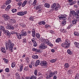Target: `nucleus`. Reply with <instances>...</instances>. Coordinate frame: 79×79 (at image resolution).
Returning <instances> with one entry per match:
<instances>
[{
    "label": "nucleus",
    "instance_id": "obj_47",
    "mask_svg": "<svg viewBox=\"0 0 79 79\" xmlns=\"http://www.w3.org/2000/svg\"><path fill=\"white\" fill-rule=\"evenodd\" d=\"M5 70L6 73H9L10 72V69H9V68H6Z\"/></svg>",
    "mask_w": 79,
    "mask_h": 79
},
{
    "label": "nucleus",
    "instance_id": "obj_25",
    "mask_svg": "<svg viewBox=\"0 0 79 79\" xmlns=\"http://www.w3.org/2000/svg\"><path fill=\"white\" fill-rule=\"evenodd\" d=\"M77 22L76 19H74L72 21V23L73 24H77Z\"/></svg>",
    "mask_w": 79,
    "mask_h": 79
},
{
    "label": "nucleus",
    "instance_id": "obj_8",
    "mask_svg": "<svg viewBox=\"0 0 79 79\" xmlns=\"http://www.w3.org/2000/svg\"><path fill=\"white\" fill-rule=\"evenodd\" d=\"M16 34V35L17 36V39H21V37H23L21 34H20L18 33H17Z\"/></svg>",
    "mask_w": 79,
    "mask_h": 79
},
{
    "label": "nucleus",
    "instance_id": "obj_43",
    "mask_svg": "<svg viewBox=\"0 0 79 79\" xmlns=\"http://www.w3.org/2000/svg\"><path fill=\"white\" fill-rule=\"evenodd\" d=\"M12 13H15L17 11V9H13L12 10Z\"/></svg>",
    "mask_w": 79,
    "mask_h": 79
},
{
    "label": "nucleus",
    "instance_id": "obj_62",
    "mask_svg": "<svg viewBox=\"0 0 79 79\" xmlns=\"http://www.w3.org/2000/svg\"><path fill=\"white\" fill-rule=\"evenodd\" d=\"M29 19L31 21H34V17H30Z\"/></svg>",
    "mask_w": 79,
    "mask_h": 79
},
{
    "label": "nucleus",
    "instance_id": "obj_34",
    "mask_svg": "<svg viewBox=\"0 0 79 79\" xmlns=\"http://www.w3.org/2000/svg\"><path fill=\"white\" fill-rule=\"evenodd\" d=\"M77 15V16L76 17V20L77 22H78L79 21V16L78 15Z\"/></svg>",
    "mask_w": 79,
    "mask_h": 79
},
{
    "label": "nucleus",
    "instance_id": "obj_19",
    "mask_svg": "<svg viewBox=\"0 0 79 79\" xmlns=\"http://www.w3.org/2000/svg\"><path fill=\"white\" fill-rule=\"evenodd\" d=\"M17 15L19 16H24L23 12H19L17 13Z\"/></svg>",
    "mask_w": 79,
    "mask_h": 79
},
{
    "label": "nucleus",
    "instance_id": "obj_12",
    "mask_svg": "<svg viewBox=\"0 0 79 79\" xmlns=\"http://www.w3.org/2000/svg\"><path fill=\"white\" fill-rule=\"evenodd\" d=\"M40 41L41 42H44V43H46V42L47 41H46V40H44V38H41L39 39Z\"/></svg>",
    "mask_w": 79,
    "mask_h": 79
},
{
    "label": "nucleus",
    "instance_id": "obj_61",
    "mask_svg": "<svg viewBox=\"0 0 79 79\" xmlns=\"http://www.w3.org/2000/svg\"><path fill=\"white\" fill-rule=\"evenodd\" d=\"M26 39H24L23 40V42L24 44H26Z\"/></svg>",
    "mask_w": 79,
    "mask_h": 79
},
{
    "label": "nucleus",
    "instance_id": "obj_40",
    "mask_svg": "<svg viewBox=\"0 0 79 79\" xmlns=\"http://www.w3.org/2000/svg\"><path fill=\"white\" fill-rule=\"evenodd\" d=\"M23 66L21 65L20 66V69H19V71L20 72H21L22 71H23Z\"/></svg>",
    "mask_w": 79,
    "mask_h": 79
},
{
    "label": "nucleus",
    "instance_id": "obj_22",
    "mask_svg": "<svg viewBox=\"0 0 79 79\" xmlns=\"http://www.w3.org/2000/svg\"><path fill=\"white\" fill-rule=\"evenodd\" d=\"M27 1H24L23 3L22 4V7H24V6H25V5H26V3H27Z\"/></svg>",
    "mask_w": 79,
    "mask_h": 79
},
{
    "label": "nucleus",
    "instance_id": "obj_26",
    "mask_svg": "<svg viewBox=\"0 0 79 79\" xmlns=\"http://www.w3.org/2000/svg\"><path fill=\"white\" fill-rule=\"evenodd\" d=\"M73 16V13L71 12V11H70V12L69 16V19H71V17H72Z\"/></svg>",
    "mask_w": 79,
    "mask_h": 79
},
{
    "label": "nucleus",
    "instance_id": "obj_4",
    "mask_svg": "<svg viewBox=\"0 0 79 79\" xmlns=\"http://www.w3.org/2000/svg\"><path fill=\"white\" fill-rule=\"evenodd\" d=\"M47 64H47V62L46 61H41L40 62V64L41 66L44 67H46Z\"/></svg>",
    "mask_w": 79,
    "mask_h": 79
},
{
    "label": "nucleus",
    "instance_id": "obj_55",
    "mask_svg": "<svg viewBox=\"0 0 79 79\" xmlns=\"http://www.w3.org/2000/svg\"><path fill=\"white\" fill-rule=\"evenodd\" d=\"M32 34H35V31L34 30V29L32 30Z\"/></svg>",
    "mask_w": 79,
    "mask_h": 79
},
{
    "label": "nucleus",
    "instance_id": "obj_42",
    "mask_svg": "<svg viewBox=\"0 0 79 79\" xmlns=\"http://www.w3.org/2000/svg\"><path fill=\"white\" fill-rule=\"evenodd\" d=\"M74 34L75 35H77V36H78V35H79V32H77L76 31L74 32Z\"/></svg>",
    "mask_w": 79,
    "mask_h": 79
},
{
    "label": "nucleus",
    "instance_id": "obj_18",
    "mask_svg": "<svg viewBox=\"0 0 79 79\" xmlns=\"http://www.w3.org/2000/svg\"><path fill=\"white\" fill-rule=\"evenodd\" d=\"M38 23L39 24H40V25H42V24H43V25H45V24H46L45 22L44 21H41L40 22H39Z\"/></svg>",
    "mask_w": 79,
    "mask_h": 79
},
{
    "label": "nucleus",
    "instance_id": "obj_31",
    "mask_svg": "<svg viewBox=\"0 0 79 79\" xmlns=\"http://www.w3.org/2000/svg\"><path fill=\"white\" fill-rule=\"evenodd\" d=\"M56 42L57 43H59V42H61V39L60 38L57 39L56 40Z\"/></svg>",
    "mask_w": 79,
    "mask_h": 79
},
{
    "label": "nucleus",
    "instance_id": "obj_2",
    "mask_svg": "<svg viewBox=\"0 0 79 79\" xmlns=\"http://www.w3.org/2000/svg\"><path fill=\"white\" fill-rule=\"evenodd\" d=\"M61 16L59 17H59V19L60 20H61V19H63V20H66L67 19V15H66L65 14H62L60 15Z\"/></svg>",
    "mask_w": 79,
    "mask_h": 79
},
{
    "label": "nucleus",
    "instance_id": "obj_17",
    "mask_svg": "<svg viewBox=\"0 0 79 79\" xmlns=\"http://www.w3.org/2000/svg\"><path fill=\"white\" fill-rule=\"evenodd\" d=\"M32 58L33 59H38L39 58V56L37 55H33L32 56Z\"/></svg>",
    "mask_w": 79,
    "mask_h": 79
},
{
    "label": "nucleus",
    "instance_id": "obj_45",
    "mask_svg": "<svg viewBox=\"0 0 79 79\" xmlns=\"http://www.w3.org/2000/svg\"><path fill=\"white\" fill-rule=\"evenodd\" d=\"M37 3V0H35L32 3V5L33 6H35V5H36V3Z\"/></svg>",
    "mask_w": 79,
    "mask_h": 79
},
{
    "label": "nucleus",
    "instance_id": "obj_33",
    "mask_svg": "<svg viewBox=\"0 0 79 79\" xmlns=\"http://www.w3.org/2000/svg\"><path fill=\"white\" fill-rule=\"evenodd\" d=\"M56 60H57V59H52L51 60H50V62H51V63H55V62L56 61Z\"/></svg>",
    "mask_w": 79,
    "mask_h": 79
},
{
    "label": "nucleus",
    "instance_id": "obj_32",
    "mask_svg": "<svg viewBox=\"0 0 79 79\" xmlns=\"http://www.w3.org/2000/svg\"><path fill=\"white\" fill-rule=\"evenodd\" d=\"M36 37L38 38L39 39L40 37V35L39 33H36Z\"/></svg>",
    "mask_w": 79,
    "mask_h": 79
},
{
    "label": "nucleus",
    "instance_id": "obj_20",
    "mask_svg": "<svg viewBox=\"0 0 79 79\" xmlns=\"http://www.w3.org/2000/svg\"><path fill=\"white\" fill-rule=\"evenodd\" d=\"M50 5L49 4L46 3L44 4V6L46 8H50Z\"/></svg>",
    "mask_w": 79,
    "mask_h": 79
},
{
    "label": "nucleus",
    "instance_id": "obj_58",
    "mask_svg": "<svg viewBox=\"0 0 79 79\" xmlns=\"http://www.w3.org/2000/svg\"><path fill=\"white\" fill-rule=\"evenodd\" d=\"M53 72H50V73H49V77H51L52 76H53Z\"/></svg>",
    "mask_w": 79,
    "mask_h": 79
},
{
    "label": "nucleus",
    "instance_id": "obj_38",
    "mask_svg": "<svg viewBox=\"0 0 79 79\" xmlns=\"http://www.w3.org/2000/svg\"><path fill=\"white\" fill-rule=\"evenodd\" d=\"M37 73H38V71H37V70L35 69L34 72V74L35 75V76H36L37 75Z\"/></svg>",
    "mask_w": 79,
    "mask_h": 79
},
{
    "label": "nucleus",
    "instance_id": "obj_6",
    "mask_svg": "<svg viewBox=\"0 0 79 79\" xmlns=\"http://www.w3.org/2000/svg\"><path fill=\"white\" fill-rule=\"evenodd\" d=\"M21 35L23 36H26L27 35V32L24 31V30H23L21 32Z\"/></svg>",
    "mask_w": 79,
    "mask_h": 79
},
{
    "label": "nucleus",
    "instance_id": "obj_1",
    "mask_svg": "<svg viewBox=\"0 0 79 79\" xmlns=\"http://www.w3.org/2000/svg\"><path fill=\"white\" fill-rule=\"evenodd\" d=\"M8 47H9V51H11V52H13V47L15 46V44L12 43V41L10 40H8Z\"/></svg>",
    "mask_w": 79,
    "mask_h": 79
},
{
    "label": "nucleus",
    "instance_id": "obj_39",
    "mask_svg": "<svg viewBox=\"0 0 79 79\" xmlns=\"http://www.w3.org/2000/svg\"><path fill=\"white\" fill-rule=\"evenodd\" d=\"M56 6V3H54V4H53L51 7V8H55V7Z\"/></svg>",
    "mask_w": 79,
    "mask_h": 79
},
{
    "label": "nucleus",
    "instance_id": "obj_24",
    "mask_svg": "<svg viewBox=\"0 0 79 79\" xmlns=\"http://www.w3.org/2000/svg\"><path fill=\"white\" fill-rule=\"evenodd\" d=\"M64 66L66 68H68L69 67V64L68 63H66L65 64Z\"/></svg>",
    "mask_w": 79,
    "mask_h": 79
},
{
    "label": "nucleus",
    "instance_id": "obj_21",
    "mask_svg": "<svg viewBox=\"0 0 79 79\" xmlns=\"http://www.w3.org/2000/svg\"><path fill=\"white\" fill-rule=\"evenodd\" d=\"M2 52L3 53H6V50L5 48H2L1 49Z\"/></svg>",
    "mask_w": 79,
    "mask_h": 79
},
{
    "label": "nucleus",
    "instance_id": "obj_15",
    "mask_svg": "<svg viewBox=\"0 0 79 79\" xmlns=\"http://www.w3.org/2000/svg\"><path fill=\"white\" fill-rule=\"evenodd\" d=\"M66 24V21L65 20H63L62 21V26H64Z\"/></svg>",
    "mask_w": 79,
    "mask_h": 79
},
{
    "label": "nucleus",
    "instance_id": "obj_60",
    "mask_svg": "<svg viewBox=\"0 0 79 79\" xmlns=\"http://www.w3.org/2000/svg\"><path fill=\"white\" fill-rule=\"evenodd\" d=\"M39 76H40L39 78H38L37 79H41V77L42 76V75L41 74H39L38 75Z\"/></svg>",
    "mask_w": 79,
    "mask_h": 79
},
{
    "label": "nucleus",
    "instance_id": "obj_23",
    "mask_svg": "<svg viewBox=\"0 0 79 79\" xmlns=\"http://www.w3.org/2000/svg\"><path fill=\"white\" fill-rule=\"evenodd\" d=\"M11 2V0H8L6 1V5L10 4Z\"/></svg>",
    "mask_w": 79,
    "mask_h": 79
},
{
    "label": "nucleus",
    "instance_id": "obj_56",
    "mask_svg": "<svg viewBox=\"0 0 79 79\" xmlns=\"http://www.w3.org/2000/svg\"><path fill=\"white\" fill-rule=\"evenodd\" d=\"M26 60L27 63H29V57H27L26 59Z\"/></svg>",
    "mask_w": 79,
    "mask_h": 79
},
{
    "label": "nucleus",
    "instance_id": "obj_27",
    "mask_svg": "<svg viewBox=\"0 0 79 79\" xmlns=\"http://www.w3.org/2000/svg\"><path fill=\"white\" fill-rule=\"evenodd\" d=\"M67 53L68 54H69V55H72V54H73V52L71 51V50L70 49L67 50Z\"/></svg>",
    "mask_w": 79,
    "mask_h": 79
},
{
    "label": "nucleus",
    "instance_id": "obj_37",
    "mask_svg": "<svg viewBox=\"0 0 79 79\" xmlns=\"http://www.w3.org/2000/svg\"><path fill=\"white\" fill-rule=\"evenodd\" d=\"M75 3H76V2H69V5H73L75 4Z\"/></svg>",
    "mask_w": 79,
    "mask_h": 79
},
{
    "label": "nucleus",
    "instance_id": "obj_49",
    "mask_svg": "<svg viewBox=\"0 0 79 79\" xmlns=\"http://www.w3.org/2000/svg\"><path fill=\"white\" fill-rule=\"evenodd\" d=\"M40 8H41V6L39 5L37 6L36 8V10H39V9H40Z\"/></svg>",
    "mask_w": 79,
    "mask_h": 79
},
{
    "label": "nucleus",
    "instance_id": "obj_13",
    "mask_svg": "<svg viewBox=\"0 0 79 79\" xmlns=\"http://www.w3.org/2000/svg\"><path fill=\"white\" fill-rule=\"evenodd\" d=\"M39 64H40V60H37L35 64V66H37Z\"/></svg>",
    "mask_w": 79,
    "mask_h": 79
},
{
    "label": "nucleus",
    "instance_id": "obj_51",
    "mask_svg": "<svg viewBox=\"0 0 79 79\" xmlns=\"http://www.w3.org/2000/svg\"><path fill=\"white\" fill-rule=\"evenodd\" d=\"M51 26L50 25H48V24H46L45 25V27L47 29L48 27H50Z\"/></svg>",
    "mask_w": 79,
    "mask_h": 79
},
{
    "label": "nucleus",
    "instance_id": "obj_36",
    "mask_svg": "<svg viewBox=\"0 0 79 79\" xmlns=\"http://www.w3.org/2000/svg\"><path fill=\"white\" fill-rule=\"evenodd\" d=\"M24 70L27 71H29V67H26L24 69Z\"/></svg>",
    "mask_w": 79,
    "mask_h": 79
},
{
    "label": "nucleus",
    "instance_id": "obj_14",
    "mask_svg": "<svg viewBox=\"0 0 79 79\" xmlns=\"http://www.w3.org/2000/svg\"><path fill=\"white\" fill-rule=\"evenodd\" d=\"M74 44L76 48H79V43L77 42H75L74 43Z\"/></svg>",
    "mask_w": 79,
    "mask_h": 79
},
{
    "label": "nucleus",
    "instance_id": "obj_16",
    "mask_svg": "<svg viewBox=\"0 0 79 79\" xmlns=\"http://www.w3.org/2000/svg\"><path fill=\"white\" fill-rule=\"evenodd\" d=\"M71 11L72 12V13L73 16H75L76 15L77 16V15H78L77 14L76 12H75V11L74 10H72Z\"/></svg>",
    "mask_w": 79,
    "mask_h": 79
},
{
    "label": "nucleus",
    "instance_id": "obj_52",
    "mask_svg": "<svg viewBox=\"0 0 79 79\" xmlns=\"http://www.w3.org/2000/svg\"><path fill=\"white\" fill-rule=\"evenodd\" d=\"M57 71H54V72H52L53 75H56V74H57Z\"/></svg>",
    "mask_w": 79,
    "mask_h": 79
},
{
    "label": "nucleus",
    "instance_id": "obj_48",
    "mask_svg": "<svg viewBox=\"0 0 79 79\" xmlns=\"http://www.w3.org/2000/svg\"><path fill=\"white\" fill-rule=\"evenodd\" d=\"M5 45L6 50H8V48H9V47H8V44L7 43Z\"/></svg>",
    "mask_w": 79,
    "mask_h": 79
},
{
    "label": "nucleus",
    "instance_id": "obj_50",
    "mask_svg": "<svg viewBox=\"0 0 79 79\" xmlns=\"http://www.w3.org/2000/svg\"><path fill=\"white\" fill-rule=\"evenodd\" d=\"M58 8H60V6H57L55 8L56 11H57L58 10Z\"/></svg>",
    "mask_w": 79,
    "mask_h": 79
},
{
    "label": "nucleus",
    "instance_id": "obj_9",
    "mask_svg": "<svg viewBox=\"0 0 79 79\" xmlns=\"http://www.w3.org/2000/svg\"><path fill=\"white\" fill-rule=\"evenodd\" d=\"M2 17H3V18H6V19L7 20L10 19V16L6 14L3 15H2Z\"/></svg>",
    "mask_w": 79,
    "mask_h": 79
},
{
    "label": "nucleus",
    "instance_id": "obj_54",
    "mask_svg": "<svg viewBox=\"0 0 79 79\" xmlns=\"http://www.w3.org/2000/svg\"><path fill=\"white\" fill-rule=\"evenodd\" d=\"M22 5V2H19L18 3V5L20 7L21 6V5Z\"/></svg>",
    "mask_w": 79,
    "mask_h": 79
},
{
    "label": "nucleus",
    "instance_id": "obj_44",
    "mask_svg": "<svg viewBox=\"0 0 79 79\" xmlns=\"http://www.w3.org/2000/svg\"><path fill=\"white\" fill-rule=\"evenodd\" d=\"M15 65H16V64H15V63L13 62L11 64V67L12 68H14L15 66Z\"/></svg>",
    "mask_w": 79,
    "mask_h": 79
},
{
    "label": "nucleus",
    "instance_id": "obj_41",
    "mask_svg": "<svg viewBox=\"0 0 79 79\" xmlns=\"http://www.w3.org/2000/svg\"><path fill=\"white\" fill-rule=\"evenodd\" d=\"M37 79V77L35 76L32 75L31 77V79Z\"/></svg>",
    "mask_w": 79,
    "mask_h": 79
},
{
    "label": "nucleus",
    "instance_id": "obj_29",
    "mask_svg": "<svg viewBox=\"0 0 79 79\" xmlns=\"http://www.w3.org/2000/svg\"><path fill=\"white\" fill-rule=\"evenodd\" d=\"M10 8H11V5H9L5 9L6 11H7V10H9V9H10Z\"/></svg>",
    "mask_w": 79,
    "mask_h": 79
},
{
    "label": "nucleus",
    "instance_id": "obj_46",
    "mask_svg": "<svg viewBox=\"0 0 79 79\" xmlns=\"http://www.w3.org/2000/svg\"><path fill=\"white\" fill-rule=\"evenodd\" d=\"M68 73L69 74H72L73 73V70H69L68 71Z\"/></svg>",
    "mask_w": 79,
    "mask_h": 79
},
{
    "label": "nucleus",
    "instance_id": "obj_7",
    "mask_svg": "<svg viewBox=\"0 0 79 79\" xmlns=\"http://www.w3.org/2000/svg\"><path fill=\"white\" fill-rule=\"evenodd\" d=\"M48 47L47 45H40L39 47L41 49H42V50H44V49H45V48H47Z\"/></svg>",
    "mask_w": 79,
    "mask_h": 79
},
{
    "label": "nucleus",
    "instance_id": "obj_3",
    "mask_svg": "<svg viewBox=\"0 0 79 79\" xmlns=\"http://www.w3.org/2000/svg\"><path fill=\"white\" fill-rule=\"evenodd\" d=\"M64 43H65V45H66L65 48H69V47L70 46L71 43L70 42V41H69V40H66Z\"/></svg>",
    "mask_w": 79,
    "mask_h": 79
},
{
    "label": "nucleus",
    "instance_id": "obj_5",
    "mask_svg": "<svg viewBox=\"0 0 79 79\" xmlns=\"http://www.w3.org/2000/svg\"><path fill=\"white\" fill-rule=\"evenodd\" d=\"M6 29H11V30H14V27L13 26L10 25H8L6 27Z\"/></svg>",
    "mask_w": 79,
    "mask_h": 79
},
{
    "label": "nucleus",
    "instance_id": "obj_35",
    "mask_svg": "<svg viewBox=\"0 0 79 79\" xmlns=\"http://www.w3.org/2000/svg\"><path fill=\"white\" fill-rule=\"evenodd\" d=\"M61 47H65L66 48V44H65V43H62L61 45Z\"/></svg>",
    "mask_w": 79,
    "mask_h": 79
},
{
    "label": "nucleus",
    "instance_id": "obj_11",
    "mask_svg": "<svg viewBox=\"0 0 79 79\" xmlns=\"http://www.w3.org/2000/svg\"><path fill=\"white\" fill-rule=\"evenodd\" d=\"M5 34L6 35L8 36H10L11 35V33L9 32L8 30H6L5 31Z\"/></svg>",
    "mask_w": 79,
    "mask_h": 79
},
{
    "label": "nucleus",
    "instance_id": "obj_28",
    "mask_svg": "<svg viewBox=\"0 0 79 79\" xmlns=\"http://www.w3.org/2000/svg\"><path fill=\"white\" fill-rule=\"evenodd\" d=\"M10 21H11V23H16V20L15 19H10Z\"/></svg>",
    "mask_w": 79,
    "mask_h": 79
},
{
    "label": "nucleus",
    "instance_id": "obj_10",
    "mask_svg": "<svg viewBox=\"0 0 79 79\" xmlns=\"http://www.w3.org/2000/svg\"><path fill=\"white\" fill-rule=\"evenodd\" d=\"M46 44H47V45H49V46H50V47H53V44L51 43V42H50V41H49V40H47L46 41Z\"/></svg>",
    "mask_w": 79,
    "mask_h": 79
},
{
    "label": "nucleus",
    "instance_id": "obj_53",
    "mask_svg": "<svg viewBox=\"0 0 79 79\" xmlns=\"http://www.w3.org/2000/svg\"><path fill=\"white\" fill-rule=\"evenodd\" d=\"M17 32H15V31H11L10 32V33L11 34L13 35V34H16V33H17Z\"/></svg>",
    "mask_w": 79,
    "mask_h": 79
},
{
    "label": "nucleus",
    "instance_id": "obj_57",
    "mask_svg": "<svg viewBox=\"0 0 79 79\" xmlns=\"http://www.w3.org/2000/svg\"><path fill=\"white\" fill-rule=\"evenodd\" d=\"M35 52H38V53H40V49H36Z\"/></svg>",
    "mask_w": 79,
    "mask_h": 79
},
{
    "label": "nucleus",
    "instance_id": "obj_59",
    "mask_svg": "<svg viewBox=\"0 0 79 79\" xmlns=\"http://www.w3.org/2000/svg\"><path fill=\"white\" fill-rule=\"evenodd\" d=\"M61 31H62V32H63L64 33L65 32H66V30H65V29H61Z\"/></svg>",
    "mask_w": 79,
    "mask_h": 79
},
{
    "label": "nucleus",
    "instance_id": "obj_30",
    "mask_svg": "<svg viewBox=\"0 0 79 79\" xmlns=\"http://www.w3.org/2000/svg\"><path fill=\"white\" fill-rule=\"evenodd\" d=\"M79 78V73H77L76 76L75 77V79H78Z\"/></svg>",
    "mask_w": 79,
    "mask_h": 79
},
{
    "label": "nucleus",
    "instance_id": "obj_63",
    "mask_svg": "<svg viewBox=\"0 0 79 79\" xmlns=\"http://www.w3.org/2000/svg\"><path fill=\"white\" fill-rule=\"evenodd\" d=\"M21 27H26V25H25V24H21Z\"/></svg>",
    "mask_w": 79,
    "mask_h": 79
},
{
    "label": "nucleus",
    "instance_id": "obj_64",
    "mask_svg": "<svg viewBox=\"0 0 79 79\" xmlns=\"http://www.w3.org/2000/svg\"><path fill=\"white\" fill-rule=\"evenodd\" d=\"M26 79H31V77H25Z\"/></svg>",
    "mask_w": 79,
    "mask_h": 79
}]
</instances>
